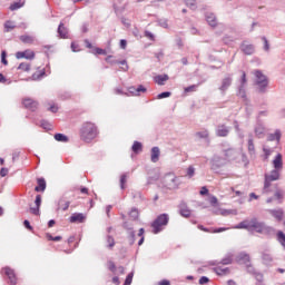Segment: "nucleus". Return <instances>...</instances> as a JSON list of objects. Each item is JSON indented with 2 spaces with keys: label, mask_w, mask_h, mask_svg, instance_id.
Instances as JSON below:
<instances>
[{
  "label": "nucleus",
  "mask_w": 285,
  "mask_h": 285,
  "mask_svg": "<svg viewBox=\"0 0 285 285\" xmlns=\"http://www.w3.org/2000/svg\"><path fill=\"white\" fill-rule=\"evenodd\" d=\"M98 135H99V129L97 128V125L90 121L82 124L80 128V139L82 141H86V144H90L92 139H97Z\"/></svg>",
  "instance_id": "f257e3e1"
},
{
  "label": "nucleus",
  "mask_w": 285,
  "mask_h": 285,
  "mask_svg": "<svg viewBox=\"0 0 285 285\" xmlns=\"http://www.w3.org/2000/svg\"><path fill=\"white\" fill-rule=\"evenodd\" d=\"M254 75V86L259 95H266L268 92V77L262 72V70L256 69L253 71Z\"/></svg>",
  "instance_id": "f03ea898"
},
{
  "label": "nucleus",
  "mask_w": 285,
  "mask_h": 285,
  "mask_svg": "<svg viewBox=\"0 0 285 285\" xmlns=\"http://www.w3.org/2000/svg\"><path fill=\"white\" fill-rule=\"evenodd\" d=\"M250 230H255L261 235H273L275 233V228L266 225L264 222H258L257 218L250 219Z\"/></svg>",
  "instance_id": "7ed1b4c3"
},
{
  "label": "nucleus",
  "mask_w": 285,
  "mask_h": 285,
  "mask_svg": "<svg viewBox=\"0 0 285 285\" xmlns=\"http://www.w3.org/2000/svg\"><path fill=\"white\" fill-rule=\"evenodd\" d=\"M169 222H170V216L168 214L158 215L156 219L151 223L154 235H159V233L164 230V227L168 226Z\"/></svg>",
  "instance_id": "20e7f679"
},
{
  "label": "nucleus",
  "mask_w": 285,
  "mask_h": 285,
  "mask_svg": "<svg viewBox=\"0 0 285 285\" xmlns=\"http://www.w3.org/2000/svg\"><path fill=\"white\" fill-rule=\"evenodd\" d=\"M279 179V169H273L269 174L265 175V183L263 187V194L268 195L271 191V181H277Z\"/></svg>",
  "instance_id": "39448f33"
},
{
  "label": "nucleus",
  "mask_w": 285,
  "mask_h": 285,
  "mask_svg": "<svg viewBox=\"0 0 285 285\" xmlns=\"http://www.w3.org/2000/svg\"><path fill=\"white\" fill-rule=\"evenodd\" d=\"M209 266H215L212 268L213 273H216L218 277H226L227 275H230V268L224 267L219 261H209Z\"/></svg>",
  "instance_id": "423d86ee"
},
{
  "label": "nucleus",
  "mask_w": 285,
  "mask_h": 285,
  "mask_svg": "<svg viewBox=\"0 0 285 285\" xmlns=\"http://www.w3.org/2000/svg\"><path fill=\"white\" fill-rule=\"evenodd\" d=\"M106 61H107V63H110L111 66H115L118 63L119 66H122V67H120V70H122V72H128V61L112 59V56H108L106 58Z\"/></svg>",
  "instance_id": "0eeeda50"
},
{
  "label": "nucleus",
  "mask_w": 285,
  "mask_h": 285,
  "mask_svg": "<svg viewBox=\"0 0 285 285\" xmlns=\"http://www.w3.org/2000/svg\"><path fill=\"white\" fill-rule=\"evenodd\" d=\"M212 170H219L222 166H226V158H222L220 156H214L210 160Z\"/></svg>",
  "instance_id": "6e6552de"
},
{
  "label": "nucleus",
  "mask_w": 285,
  "mask_h": 285,
  "mask_svg": "<svg viewBox=\"0 0 285 285\" xmlns=\"http://www.w3.org/2000/svg\"><path fill=\"white\" fill-rule=\"evenodd\" d=\"M230 86H233V77L227 76L223 78L218 90H220L222 95H226V90H228Z\"/></svg>",
  "instance_id": "1a4fd4ad"
},
{
  "label": "nucleus",
  "mask_w": 285,
  "mask_h": 285,
  "mask_svg": "<svg viewBox=\"0 0 285 285\" xmlns=\"http://www.w3.org/2000/svg\"><path fill=\"white\" fill-rule=\"evenodd\" d=\"M4 272V275L9 282L10 285H17V274L14 273V269L10 267H4L2 269Z\"/></svg>",
  "instance_id": "9d476101"
},
{
  "label": "nucleus",
  "mask_w": 285,
  "mask_h": 285,
  "mask_svg": "<svg viewBox=\"0 0 285 285\" xmlns=\"http://www.w3.org/2000/svg\"><path fill=\"white\" fill-rule=\"evenodd\" d=\"M22 104L24 108H27V110H31V112H35L37 108H39V102L32 98H24Z\"/></svg>",
  "instance_id": "9b49d317"
},
{
  "label": "nucleus",
  "mask_w": 285,
  "mask_h": 285,
  "mask_svg": "<svg viewBox=\"0 0 285 285\" xmlns=\"http://www.w3.org/2000/svg\"><path fill=\"white\" fill-rule=\"evenodd\" d=\"M232 128L225 124L217 125L216 127V137H228L230 135Z\"/></svg>",
  "instance_id": "f8f14e48"
},
{
  "label": "nucleus",
  "mask_w": 285,
  "mask_h": 285,
  "mask_svg": "<svg viewBox=\"0 0 285 285\" xmlns=\"http://www.w3.org/2000/svg\"><path fill=\"white\" fill-rule=\"evenodd\" d=\"M17 59H28L29 61H32L35 59V51L27 49L24 51H18L16 53Z\"/></svg>",
  "instance_id": "ddd939ff"
},
{
  "label": "nucleus",
  "mask_w": 285,
  "mask_h": 285,
  "mask_svg": "<svg viewBox=\"0 0 285 285\" xmlns=\"http://www.w3.org/2000/svg\"><path fill=\"white\" fill-rule=\"evenodd\" d=\"M236 264H245L246 266L250 264V255H248L245 252H240L236 257H235Z\"/></svg>",
  "instance_id": "4468645a"
},
{
  "label": "nucleus",
  "mask_w": 285,
  "mask_h": 285,
  "mask_svg": "<svg viewBox=\"0 0 285 285\" xmlns=\"http://www.w3.org/2000/svg\"><path fill=\"white\" fill-rule=\"evenodd\" d=\"M36 207H30L31 215L39 216L41 215L40 208H41V195H37L35 199Z\"/></svg>",
  "instance_id": "2eb2a0df"
},
{
  "label": "nucleus",
  "mask_w": 285,
  "mask_h": 285,
  "mask_svg": "<svg viewBox=\"0 0 285 285\" xmlns=\"http://www.w3.org/2000/svg\"><path fill=\"white\" fill-rule=\"evenodd\" d=\"M69 222L71 224H83V222H86V215L81 213H75L70 216Z\"/></svg>",
  "instance_id": "dca6fc26"
},
{
  "label": "nucleus",
  "mask_w": 285,
  "mask_h": 285,
  "mask_svg": "<svg viewBox=\"0 0 285 285\" xmlns=\"http://www.w3.org/2000/svg\"><path fill=\"white\" fill-rule=\"evenodd\" d=\"M235 259V254L233 252H228L225 257L222 258V261H218V264L223 266H230L233 264V261Z\"/></svg>",
  "instance_id": "f3484780"
},
{
  "label": "nucleus",
  "mask_w": 285,
  "mask_h": 285,
  "mask_svg": "<svg viewBox=\"0 0 285 285\" xmlns=\"http://www.w3.org/2000/svg\"><path fill=\"white\" fill-rule=\"evenodd\" d=\"M57 32L60 39H68L69 30L63 22L59 23Z\"/></svg>",
  "instance_id": "a211bd4d"
},
{
  "label": "nucleus",
  "mask_w": 285,
  "mask_h": 285,
  "mask_svg": "<svg viewBox=\"0 0 285 285\" xmlns=\"http://www.w3.org/2000/svg\"><path fill=\"white\" fill-rule=\"evenodd\" d=\"M268 213H269V215L274 216L276 222H282V219H284V209H282V208L269 209Z\"/></svg>",
  "instance_id": "6ab92c4d"
},
{
  "label": "nucleus",
  "mask_w": 285,
  "mask_h": 285,
  "mask_svg": "<svg viewBox=\"0 0 285 285\" xmlns=\"http://www.w3.org/2000/svg\"><path fill=\"white\" fill-rule=\"evenodd\" d=\"M273 166L276 170H282L284 168V160L282 159V154H277L273 160Z\"/></svg>",
  "instance_id": "aec40b11"
},
{
  "label": "nucleus",
  "mask_w": 285,
  "mask_h": 285,
  "mask_svg": "<svg viewBox=\"0 0 285 285\" xmlns=\"http://www.w3.org/2000/svg\"><path fill=\"white\" fill-rule=\"evenodd\" d=\"M179 214L181 215V217L188 218L190 217V209L188 208V205H186V203H180L179 204Z\"/></svg>",
  "instance_id": "412c9836"
},
{
  "label": "nucleus",
  "mask_w": 285,
  "mask_h": 285,
  "mask_svg": "<svg viewBox=\"0 0 285 285\" xmlns=\"http://www.w3.org/2000/svg\"><path fill=\"white\" fill-rule=\"evenodd\" d=\"M240 50L244 55H253L255 52V46L243 42L240 45Z\"/></svg>",
  "instance_id": "4be33fe9"
},
{
  "label": "nucleus",
  "mask_w": 285,
  "mask_h": 285,
  "mask_svg": "<svg viewBox=\"0 0 285 285\" xmlns=\"http://www.w3.org/2000/svg\"><path fill=\"white\" fill-rule=\"evenodd\" d=\"M282 139V131L279 129H276L274 134H269L267 136V141H277L279 144Z\"/></svg>",
  "instance_id": "5701e85b"
},
{
  "label": "nucleus",
  "mask_w": 285,
  "mask_h": 285,
  "mask_svg": "<svg viewBox=\"0 0 285 285\" xmlns=\"http://www.w3.org/2000/svg\"><path fill=\"white\" fill-rule=\"evenodd\" d=\"M248 141H247V150L250 157L255 156V142L253 140V134L248 135Z\"/></svg>",
  "instance_id": "b1692460"
},
{
  "label": "nucleus",
  "mask_w": 285,
  "mask_h": 285,
  "mask_svg": "<svg viewBox=\"0 0 285 285\" xmlns=\"http://www.w3.org/2000/svg\"><path fill=\"white\" fill-rule=\"evenodd\" d=\"M205 17L208 26H210L212 28H215V26H217V17L215 16V13H206Z\"/></svg>",
  "instance_id": "393cba45"
},
{
  "label": "nucleus",
  "mask_w": 285,
  "mask_h": 285,
  "mask_svg": "<svg viewBox=\"0 0 285 285\" xmlns=\"http://www.w3.org/2000/svg\"><path fill=\"white\" fill-rule=\"evenodd\" d=\"M169 77L168 75H158L154 78L155 83L158 86H165L166 81H168Z\"/></svg>",
  "instance_id": "a878e982"
},
{
  "label": "nucleus",
  "mask_w": 285,
  "mask_h": 285,
  "mask_svg": "<svg viewBox=\"0 0 285 285\" xmlns=\"http://www.w3.org/2000/svg\"><path fill=\"white\" fill-rule=\"evenodd\" d=\"M254 132L256 137H258V139H262V137H264V132H266V128L264 127V125L257 124L254 129Z\"/></svg>",
  "instance_id": "bb28decb"
},
{
  "label": "nucleus",
  "mask_w": 285,
  "mask_h": 285,
  "mask_svg": "<svg viewBox=\"0 0 285 285\" xmlns=\"http://www.w3.org/2000/svg\"><path fill=\"white\" fill-rule=\"evenodd\" d=\"M19 39L22 43H28V45H32L37 40L35 36H30V35H22L19 37Z\"/></svg>",
  "instance_id": "cd10ccee"
},
{
  "label": "nucleus",
  "mask_w": 285,
  "mask_h": 285,
  "mask_svg": "<svg viewBox=\"0 0 285 285\" xmlns=\"http://www.w3.org/2000/svg\"><path fill=\"white\" fill-rule=\"evenodd\" d=\"M159 155H161V151L159 150V147H153L151 148V161H153V164H157V161H159Z\"/></svg>",
  "instance_id": "c85d7f7f"
},
{
  "label": "nucleus",
  "mask_w": 285,
  "mask_h": 285,
  "mask_svg": "<svg viewBox=\"0 0 285 285\" xmlns=\"http://www.w3.org/2000/svg\"><path fill=\"white\" fill-rule=\"evenodd\" d=\"M37 186L35 187L36 193H43L46 190V179L38 178Z\"/></svg>",
  "instance_id": "c756f323"
},
{
  "label": "nucleus",
  "mask_w": 285,
  "mask_h": 285,
  "mask_svg": "<svg viewBox=\"0 0 285 285\" xmlns=\"http://www.w3.org/2000/svg\"><path fill=\"white\" fill-rule=\"evenodd\" d=\"M238 97L243 99L244 104L248 105V97H246V87H238Z\"/></svg>",
  "instance_id": "7c9ffc66"
},
{
  "label": "nucleus",
  "mask_w": 285,
  "mask_h": 285,
  "mask_svg": "<svg viewBox=\"0 0 285 285\" xmlns=\"http://www.w3.org/2000/svg\"><path fill=\"white\" fill-rule=\"evenodd\" d=\"M131 150L132 153H135V155H139V153H141V150H144V145H141V142L139 141H134L132 146H131Z\"/></svg>",
  "instance_id": "2f4dec72"
},
{
  "label": "nucleus",
  "mask_w": 285,
  "mask_h": 285,
  "mask_svg": "<svg viewBox=\"0 0 285 285\" xmlns=\"http://www.w3.org/2000/svg\"><path fill=\"white\" fill-rule=\"evenodd\" d=\"M53 139H56V141H60L61 144H68L70 141L68 136L63 134H55Z\"/></svg>",
  "instance_id": "473e14b6"
},
{
  "label": "nucleus",
  "mask_w": 285,
  "mask_h": 285,
  "mask_svg": "<svg viewBox=\"0 0 285 285\" xmlns=\"http://www.w3.org/2000/svg\"><path fill=\"white\" fill-rule=\"evenodd\" d=\"M136 237H137V234H136L135 229L127 232V238L129 242V246H132L135 244Z\"/></svg>",
  "instance_id": "72a5a7b5"
},
{
  "label": "nucleus",
  "mask_w": 285,
  "mask_h": 285,
  "mask_svg": "<svg viewBox=\"0 0 285 285\" xmlns=\"http://www.w3.org/2000/svg\"><path fill=\"white\" fill-rule=\"evenodd\" d=\"M237 229L244 228L245 230H250V220H243L238 225L235 226Z\"/></svg>",
  "instance_id": "f704fd0d"
},
{
  "label": "nucleus",
  "mask_w": 285,
  "mask_h": 285,
  "mask_svg": "<svg viewBox=\"0 0 285 285\" xmlns=\"http://www.w3.org/2000/svg\"><path fill=\"white\" fill-rule=\"evenodd\" d=\"M14 28H17V26L11 20H7L4 22V32H12V30H14Z\"/></svg>",
  "instance_id": "c9c22d12"
},
{
  "label": "nucleus",
  "mask_w": 285,
  "mask_h": 285,
  "mask_svg": "<svg viewBox=\"0 0 285 285\" xmlns=\"http://www.w3.org/2000/svg\"><path fill=\"white\" fill-rule=\"evenodd\" d=\"M126 181H128V173H125L120 176V188L126 190Z\"/></svg>",
  "instance_id": "e433bc0d"
},
{
  "label": "nucleus",
  "mask_w": 285,
  "mask_h": 285,
  "mask_svg": "<svg viewBox=\"0 0 285 285\" xmlns=\"http://www.w3.org/2000/svg\"><path fill=\"white\" fill-rule=\"evenodd\" d=\"M58 206L61 210H68V208H70V202L60 199Z\"/></svg>",
  "instance_id": "4c0bfd02"
},
{
  "label": "nucleus",
  "mask_w": 285,
  "mask_h": 285,
  "mask_svg": "<svg viewBox=\"0 0 285 285\" xmlns=\"http://www.w3.org/2000/svg\"><path fill=\"white\" fill-rule=\"evenodd\" d=\"M107 248H109V250H112V248H115V237L107 235Z\"/></svg>",
  "instance_id": "58836bf2"
},
{
  "label": "nucleus",
  "mask_w": 285,
  "mask_h": 285,
  "mask_svg": "<svg viewBox=\"0 0 285 285\" xmlns=\"http://www.w3.org/2000/svg\"><path fill=\"white\" fill-rule=\"evenodd\" d=\"M274 198L277 199L278 204H282V200L284 199V191L277 189L274 194Z\"/></svg>",
  "instance_id": "ea45409f"
},
{
  "label": "nucleus",
  "mask_w": 285,
  "mask_h": 285,
  "mask_svg": "<svg viewBox=\"0 0 285 285\" xmlns=\"http://www.w3.org/2000/svg\"><path fill=\"white\" fill-rule=\"evenodd\" d=\"M185 3L190 10H197V0H185Z\"/></svg>",
  "instance_id": "a19ab883"
},
{
  "label": "nucleus",
  "mask_w": 285,
  "mask_h": 285,
  "mask_svg": "<svg viewBox=\"0 0 285 285\" xmlns=\"http://www.w3.org/2000/svg\"><path fill=\"white\" fill-rule=\"evenodd\" d=\"M18 70H22L23 72H30V63L21 62L18 66Z\"/></svg>",
  "instance_id": "79ce46f5"
},
{
  "label": "nucleus",
  "mask_w": 285,
  "mask_h": 285,
  "mask_svg": "<svg viewBox=\"0 0 285 285\" xmlns=\"http://www.w3.org/2000/svg\"><path fill=\"white\" fill-rule=\"evenodd\" d=\"M129 217H131V219H139V209L137 208H131V210L129 212Z\"/></svg>",
  "instance_id": "37998d69"
},
{
  "label": "nucleus",
  "mask_w": 285,
  "mask_h": 285,
  "mask_svg": "<svg viewBox=\"0 0 285 285\" xmlns=\"http://www.w3.org/2000/svg\"><path fill=\"white\" fill-rule=\"evenodd\" d=\"M277 240L281 243V245L285 246V234L282 230L277 232Z\"/></svg>",
  "instance_id": "c03bdc74"
},
{
  "label": "nucleus",
  "mask_w": 285,
  "mask_h": 285,
  "mask_svg": "<svg viewBox=\"0 0 285 285\" xmlns=\"http://www.w3.org/2000/svg\"><path fill=\"white\" fill-rule=\"evenodd\" d=\"M247 79H246V71L242 72V77H240V85L239 88H246V83H247Z\"/></svg>",
  "instance_id": "a18cd8bd"
},
{
  "label": "nucleus",
  "mask_w": 285,
  "mask_h": 285,
  "mask_svg": "<svg viewBox=\"0 0 285 285\" xmlns=\"http://www.w3.org/2000/svg\"><path fill=\"white\" fill-rule=\"evenodd\" d=\"M1 63L8 66V52H6V50L1 51Z\"/></svg>",
  "instance_id": "49530a36"
},
{
  "label": "nucleus",
  "mask_w": 285,
  "mask_h": 285,
  "mask_svg": "<svg viewBox=\"0 0 285 285\" xmlns=\"http://www.w3.org/2000/svg\"><path fill=\"white\" fill-rule=\"evenodd\" d=\"M169 181H170L168 183L169 188H177L178 186L177 177L173 176L171 178H169Z\"/></svg>",
  "instance_id": "de8ad7c7"
},
{
  "label": "nucleus",
  "mask_w": 285,
  "mask_h": 285,
  "mask_svg": "<svg viewBox=\"0 0 285 285\" xmlns=\"http://www.w3.org/2000/svg\"><path fill=\"white\" fill-rule=\"evenodd\" d=\"M186 176L188 177V179H193V177H195V167L189 166V167L187 168V174H186Z\"/></svg>",
  "instance_id": "09e8293b"
},
{
  "label": "nucleus",
  "mask_w": 285,
  "mask_h": 285,
  "mask_svg": "<svg viewBox=\"0 0 285 285\" xmlns=\"http://www.w3.org/2000/svg\"><path fill=\"white\" fill-rule=\"evenodd\" d=\"M19 8H23V3H21V2H13V3L9 7V10L14 11V10H19Z\"/></svg>",
  "instance_id": "8fccbe9b"
},
{
  "label": "nucleus",
  "mask_w": 285,
  "mask_h": 285,
  "mask_svg": "<svg viewBox=\"0 0 285 285\" xmlns=\"http://www.w3.org/2000/svg\"><path fill=\"white\" fill-rule=\"evenodd\" d=\"M262 41L264 42L263 48H264L265 52H268V50H271V45L268 43V39L265 36H263Z\"/></svg>",
  "instance_id": "3c124183"
},
{
  "label": "nucleus",
  "mask_w": 285,
  "mask_h": 285,
  "mask_svg": "<svg viewBox=\"0 0 285 285\" xmlns=\"http://www.w3.org/2000/svg\"><path fill=\"white\" fill-rule=\"evenodd\" d=\"M263 262H264L265 264H271V262H273V256H272L271 254L264 253V254H263Z\"/></svg>",
  "instance_id": "603ef678"
},
{
  "label": "nucleus",
  "mask_w": 285,
  "mask_h": 285,
  "mask_svg": "<svg viewBox=\"0 0 285 285\" xmlns=\"http://www.w3.org/2000/svg\"><path fill=\"white\" fill-rule=\"evenodd\" d=\"M128 95H131V97H138L137 88L135 86H131L127 89Z\"/></svg>",
  "instance_id": "864d4df0"
},
{
  "label": "nucleus",
  "mask_w": 285,
  "mask_h": 285,
  "mask_svg": "<svg viewBox=\"0 0 285 285\" xmlns=\"http://www.w3.org/2000/svg\"><path fill=\"white\" fill-rule=\"evenodd\" d=\"M158 26H160V28H168V19H166V18L159 19Z\"/></svg>",
  "instance_id": "5fc2aeb1"
},
{
  "label": "nucleus",
  "mask_w": 285,
  "mask_h": 285,
  "mask_svg": "<svg viewBox=\"0 0 285 285\" xmlns=\"http://www.w3.org/2000/svg\"><path fill=\"white\" fill-rule=\"evenodd\" d=\"M144 37H146V39H148L149 41H155V33L148 30L145 31Z\"/></svg>",
  "instance_id": "6e6d98bb"
},
{
  "label": "nucleus",
  "mask_w": 285,
  "mask_h": 285,
  "mask_svg": "<svg viewBox=\"0 0 285 285\" xmlns=\"http://www.w3.org/2000/svg\"><path fill=\"white\" fill-rule=\"evenodd\" d=\"M196 136L199 137V139H208V130L198 131Z\"/></svg>",
  "instance_id": "4d7b16f0"
},
{
  "label": "nucleus",
  "mask_w": 285,
  "mask_h": 285,
  "mask_svg": "<svg viewBox=\"0 0 285 285\" xmlns=\"http://www.w3.org/2000/svg\"><path fill=\"white\" fill-rule=\"evenodd\" d=\"M42 77H46V71L45 70H41L39 73H33L32 75L33 80L41 79Z\"/></svg>",
  "instance_id": "13d9d810"
},
{
  "label": "nucleus",
  "mask_w": 285,
  "mask_h": 285,
  "mask_svg": "<svg viewBox=\"0 0 285 285\" xmlns=\"http://www.w3.org/2000/svg\"><path fill=\"white\" fill-rule=\"evenodd\" d=\"M122 228H125V230H127V233L135 229V228L132 227V224H130V223H128V222H124V223H122Z\"/></svg>",
  "instance_id": "bf43d9fd"
},
{
  "label": "nucleus",
  "mask_w": 285,
  "mask_h": 285,
  "mask_svg": "<svg viewBox=\"0 0 285 285\" xmlns=\"http://www.w3.org/2000/svg\"><path fill=\"white\" fill-rule=\"evenodd\" d=\"M41 128L45 130H51L52 126L47 120H41Z\"/></svg>",
  "instance_id": "052dcab7"
},
{
  "label": "nucleus",
  "mask_w": 285,
  "mask_h": 285,
  "mask_svg": "<svg viewBox=\"0 0 285 285\" xmlns=\"http://www.w3.org/2000/svg\"><path fill=\"white\" fill-rule=\"evenodd\" d=\"M170 91H164L157 96V99H168L170 97Z\"/></svg>",
  "instance_id": "680f3d73"
},
{
  "label": "nucleus",
  "mask_w": 285,
  "mask_h": 285,
  "mask_svg": "<svg viewBox=\"0 0 285 285\" xmlns=\"http://www.w3.org/2000/svg\"><path fill=\"white\" fill-rule=\"evenodd\" d=\"M208 282H210V278H208V276H202L198 281V284L204 285L208 284Z\"/></svg>",
  "instance_id": "e2e57ef3"
},
{
  "label": "nucleus",
  "mask_w": 285,
  "mask_h": 285,
  "mask_svg": "<svg viewBox=\"0 0 285 285\" xmlns=\"http://www.w3.org/2000/svg\"><path fill=\"white\" fill-rule=\"evenodd\" d=\"M47 238L49 239V242H61V236L53 237L52 235L48 234Z\"/></svg>",
  "instance_id": "0e129e2a"
},
{
  "label": "nucleus",
  "mask_w": 285,
  "mask_h": 285,
  "mask_svg": "<svg viewBox=\"0 0 285 285\" xmlns=\"http://www.w3.org/2000/svg\"><path fill=\"white\" fill-rule=\"evenodd\" d=\"M185 92H195V90H197V85H191L189 87H186Z\"/></svg>",
  "instance_id": "69168bd1"
},
{
  "label": "nucleus",
  "mask_w": 285,
  "mask_h": 285,
  "mask_svg": "<svg viewBox=\"0 0 285 285\" xmlns=\"http://www.w3.org/2000/svg\"><path fill=\"white\" fill-rule=\"evenodd\" d=\"M136 90H137V95H138V97H139V94H140V92H147L148 89H146V87H144V85H139V86L136 88Z\"/></svg>",
  "instance_id": "338daca9"
},
{
  "label": "nucleus",
  "mask_w": 285,
  "mask_h": 285,
  "mask_svg": "<svg viewBox=\"0 0 285 285\" xmlns=\"http://www.w3.org/2000/svg\"><path fill=\"white\" fill-rule=\"evenodd\" d=\"M94 55H106V50L101 48H95Z\"/></svg>",
  "instance_id": "774afa93"
}]
</instances>
